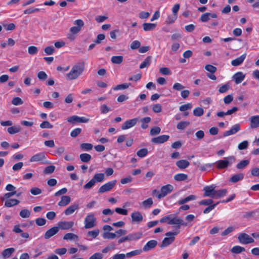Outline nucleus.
Wrapping results in <instances>:
<instances>
[{"instance_id":"f257e3e1","label":"nucleus","mask_w":259,"mask_h":259,"mask_svg":"<svg viewBox=\"0 0 259 259\" xmlns=\"http://www.w3.org/2000/svg\"><path fill=\"white\" fill-rule=\"evenodd\" d=\"M84 62H79L75 64L70 71L66 74V76L69 80L76 79L84 71Z\"/></svg>"},{"instance_id":"f03ea898","label":"nucleus","mask_w":259,"mask_h":259,"mask_svg":"<svg viewBox=\"0 0 259 259\" xmlns=\"http://www.w3.org/2000/svg\"><path fill=\"white\" fill-rule=\"evenodd\" d=\"M140 120L141 122H142V124L141 125V127L145 129L146 128V117H144L142 119H140L139 117L133 118L128 120L126 121L121 126V128L123 130L128 129L133 126H134L137 122Z\"/></svg>"},{"instance_id":"7ed1b4c3","label":"nucleus","mask_w":259,"mask_h":259,"mask_svg":"<svg viewBox=\"0 0 259 259\" xmlns=\"http://www.w3.org/2000/svg\"><path fill=\"white\" fill-rule=\"evenodd\" d=\"M235 157L230 156L225 158L223 160H218L216 162L217 167L219 169L226 168L235 162Z\"/></svg>"},{"instance_id":"20e7f679","label":"nucleus","mask_w":259,"mask_h":259,"mask_svg":"<svg viewBox=\"0 0 259 259\" xmlns=\"http://www.w3.org/2000/svg\"><path fill=\"white\" fill-rule=\"evenodd\" d=\"M179 233V232H168L165 234L166 237H165L162 241L160 247H165L171 243H172L175 240V236L177 235Z\"/></svg>"},{"instance_id":"39448f33","label":"nucleus","mask_w":259,"mask_h":259,"mask_svg":"<svg viewBox=\"0 0 259 259\" xmlns=\"http://www.w3.org/2000/svg\"><path fill=\"white\" fill-rule=\"evenodd\" d=\"M84 228L86 229H91L95 227L96 225V218L94 213L88 214L84 219Z\"/></svg>"},{"instance_id":"423d86ee","label":"nucleus","mask_w":259,"mask_h":259,"mask_svg":"<svg viewBox=\"0 0 259 259\" xmlns=\"http://www.w3.org/2000/svg\"><path fill=\"white\" fill-rule=\"evenodd\" d=\"M238 241L242 244H248L254 242L253 238L251 237L248 234L245 233H241L238 235Z\"/></svg>"},{"instance_id":"0eeeda50","label":"nucleus","mask_w":259,"mask_h":259,"mask_svg":"<svg viewBox=\"0 0 259 259\" xmlns=\"http://www.w3.org/2000/svg\"><path fill=\"white\" fill-rule=\"evenodd\" d=\"M116 180H113L110 182H109L105 184L102 185L99 189L98 193H103L106 192H108L112 190L116 184Z\"/></svg>"},{"instance_id":"6e6552de","label":"nucleus","mask_w":259,"mask_h":259,"mask_svg":"<svg viewBox=\"0 0 259 259\" xmlns=\"http://www.w3.org/2000/svg\"><path fill=\"white\" fill-rule=\"evenodd\" d=\"M174 190V186L170 184L163 186L161 188L160 194L158 195V198L161 199L166 196Z\"/></svg>"},{"instance_id":"1a4fd4ad","label":"nucleus","mask_w":259,"mask_h":259,"mask_svg":"<svg viewBox=\"0 0 259 259\" xmlns=\"http://www.w3.org/2000/svg\"><path fill=\"white\" fill-rule=\"evenodd\" d=\"M67 121L74 124L76 123H86L89 121V118H87L85 117H79L77 115H73L68 118L67 119Z\"/></svg>"},{"instance_id":"9d476101","label":"nucleus","mask_w":259,"mask_h":259,"mask_svg":"<svg viewBox=\"0 0 259 259\" xmlns=\"http://www.w3.org/2000/svg\"><path fill=\"white\" fill-rule=\"evenodd\" d=\"M216 186L214 185L205 186L203 188L204 194L205 197H209L214 198Z\"/></svg>"},{"instance_id":"9b49d317","label":"nucleus","mask_w":259,"mask_h":259,"mask_svg":"<svg viewBox=\"0 0 259 259\" xmlns=\"http://www.w3.org/2000/svg\"><path fill=\"white\" fill-rule=\"evenodd\" d=\"M141 237V234L139 233L130 234L128 235L121 237L118 240V243L120 244L126 241H132L137 240Z\"/></svg>"},{"instance_id":"f8f14e48","label":"nucleus","mask_w":259,"mask_h":259,"mask_svg":"<svg viewBox=\"0 0 259 259\" xmlns=\"http://www.w3.org/2000/svg\"><path fill=\"white\" fill-rule=\"evenodd\" d=\"M167 224L169 225H182L184 226H186L188 224V223L184 222L180 218L177 217H172L171 215ZM179 228H180V226H179Z\"/></svg>"},{"instance_id":"ddd939ff","label":"nucleus","mask_w":259,"mask_h":259,"mask_svg":"<svg viewBox=\"0 0 259 259\" xmlns=\"http://www.w3.org/2000/svg\"><path fill=\"white\" fill-rule=\"evenodd\" d=\"M74 24L75 26L70 28V32H79L81 30V27L83 26L84 22L82 20L78 19L74 21Z\"/></svg>"},{"instance_id":"4468645a","label":"nucleus","mask_w":259,"mask_h":259,"mask_svg":"<svg viewBox=\"0 0 259 259\" xmlns=\"http://www.w3.org/2000/svg\"><path fill=\"white\" fill-rule=\"evenodd\" d=\"M59 232V227L57 226L53 227L48 230L45 234L44 237L46 239L50 238L51 237L57 234Z\"/></svg>"},{"instance_id":"2eb2a0df","label":"nucleus","mask_w":259,"mask_h":259,"mask_svg":"<svg viewBox=\"0 0 259 259\" xmlns=\"http://www.w3.org/2000/svg\"><path fill=\"white\" fill-rule=\"evenodd\" d=\"M169 138L168 135H161L152 139V142L155 144H161L167 141Z\"/></svg>"},{"instance_id":"dca6fc26","label":"nucleus","mask_w":259,"mask_h":259,"mask_svg":"<svg viewBox=\"0 0 259 259\" xmlns=\"http://www.w3.org/2000/svg\"><path fill=\"white\" fill-rule=\"evenodd\" d=\"M245 74L242 72H237L232 76L233 79L236 84L240 83L245 78Z\"/></svg>"},{"instance_id":"f3484780","label":"nucleus","mask_w":259,"mask_h":259,"mask_svg":"<svg viewBox=\"0 0 259 259\" xmlns=\"http://www.w3.org/2000/svg\"><path fill=\"white\" fill-rule=\"evenodd\" d=\"M240 130V125L239 124H236L232 126L230 130L224 132L223 135L224 137H227L234 135L238 132Z\"/></svg>"},{"instance_id":"a211bd4d","label":"nucleus","mask_w":259,"mask_h":259,"mask_svg":"<svg viewBox=\"0 0 259 259\" xmlns=\"http://www.w3.org/2000/svg\"><path fill=\"white\" fill-rule=\"evenodd\" d=\"M74 224V223L72 221L66 222L61 221L58 223V227L59 229L60 228L62 230H67L71 228Z\"/></svg>"},{"instance_id":"6ab92c4d","label":"nucleus","mask_w":259,"mask_h":259,"mask_svg":"<svg viewBox=\"0 0 259 259\" xmlns=\"http://www.w3.org/2000/svg\"><path fill=\"white\" fill-rule=\"evenodd\" d=\"M250 127L251 128H257L259 127V115H254L250 117Z\"/></svg>"},{"instance_id":"aec40b11","label":"nucleus","mask_w":259,"mask_h":259,"mask_svg":"<svg viewBox=\"0 0 259 259\" xmlns=\"http://www.w3.org/2000/svg\"><path fill=\"white\" fill-rule=\"evenodd\" d=\"M46 158L45 154L44 152L37 153L32 156L30 159V162L40 161Z\"/></svg>"},{"instance_id":"412c9836","label":"nucleus","mask_w":259,"mask_h":259,"mask_svg":"<svg viewBox=\"0 0 259 259\" xmlns=\"http://www.w3.org/2000/svg\"><path fill=\"white\" fill-rule=\"evenodd\" d=\"M132 221L136 223H140L143 220V216L141 213L138 211H135L131 214Z\"/></svg>"},{"instance_id":"4be33fe9","label":"nucleus","mask_w":259,"mask_h":259,"mask_svg":"<svg viewBox=\"0 0 259 259\" xmlns=\"http://www.w3.org/2000/svg\"><path fill=\"white\" fill-rule=\"evenodd\" d=\"M245 58H246L245 54L242 55L241 56L238 57L237 58H236L234 60H233L231 61L232 65L234 66H237L241 65L243 63L244 60H245Z\"/></svg>"},{"instance_id":"5701e85b","label":"nucleus","mask_w":259,"mask_h":259,"mask_svg":"<svg viewBox=\"0 0 259 259\" xmlns=\"http://www.w3.org/2000/svg\"><path fill=\"white\" fill-rule=\"evenodd\" d=\"M15 249L13 247L8 248L4 249L2 252V256L5 258H9L15 252Z\"/></svg>"},{"instance_id":"b1692460","label":"nucleus","mask_w":259,"mask_h":259,"mask_svg":"<svg viewBox=\"0 0 259 259\" xmlns=\"http://www.w3.org/2000/svg\"><path fill=\"white\" fill-rule=\"evenodd\" d=\"M176 165L180 169H185L189 166L190 163L186 160H180L176 162Z\"/></svg>"},{"instance_id":"393cba45","label":"nucleus","mask_w":259,"mask_h":259,"mask_svg":"<svg viewBox=\"0 0 259 259\" xmlns=\"http://www.w3.org/2000/svg\"><path fill=\"white\" fill-rule=\"evenodd\" d=\"M71 201V198L69 196H63L58 205L60 206H64L68 204Z\"/></svg>"},{"instance_id":"a878e982","label":"nucleus","mask_w":259,"mask_h":259,"mask_svg":"<svg viewBox=\"0 0 259 259\" xmlns=\"http://www.w3.org/2000/svg\"><path fill=\"white\" fill-rule=\"evenodd\" d=\"M79 207L78 204H75L69 206L64 211L66 215H70L73 213Z\"/></svg>"},{"instance_id":"bb28decb","label":"nucleus","mask_w":259,"mask_h":259,"mask_svg":"<svg viewBox=\"0 0 259 259\" xmlns=\"http://www.w3.org/2000/svg\"><path fill=\"white\" fill-rule=\"evenodd\" d=\"M244 178V175L242 173L237 174L231 177L230 181L233 183H236L239 181L242 180Z\"/></svg>"},{"instance_id":"cd10ccee","label":"nucleus","mask_w":259,"mask_h":259,"mask_svg":"<svg viewBox=\"0 0 259 259\" xmlns=\"http://www.w3.org/2000/svg\"><path fill=\"white\" fill-rule=\"evenodd\" d=\"M20 201L15 199H8L5 201V205L6 207H10L18 204Z\"/></svg>"},{"instance_id":"c85d7f7f","label":"nucleus","mask_w":259,"mask_h":259,"mask_svg":"<svg viewBox=\"0 0 259 259\" xmlns=\"http://www.w3.org/2000/svg\"><path fill=\"white\" fill-rule=\"evenodd\" d=\"M196 199V196L194 195H190L187 197H186L184 199H181L178 201V204L180 205L184 204L188 201H191V200H194Z\"/></svg>"},{"instance_id":"c756f323","label":"nucleus","mask_w":259,"mask_h":259,"mask_svg":"<svg viewBox=\"0 0 259 259\" xmlns=\"http://www.w3.org/2000/svg\"><path fill=\"white\" fill-rule=\"evenodd\" d=\"M21 127L19 125L11 126L8 128V132L10 134H15L21 131Z\"/></svg>"},{"instance_id":"7c9ffc66","label":"nucleus","mask_w":259,"mask_h":259,"mask_svg":"<svg viewBox=\"0 0 259 259\" xmlns=\"http://www.w3.org/2000/svg\"><path fill=\"white\" fill-rule=\"evenodd\" d=\"M227 193V190L226 189L215 190L214 198H219L224 196Z\"/></svg>"},{"instance_id":"2f4dec72","label":"nucleus","mask_w":259,"mask_h":259,"mask_svg":"<svg viewBox=\"0 0 259 259\" xmlns=\"http://www.w3.org/2000/svg\"><path fill=\"white\" fill-rule=\"evenodd\" d=\"M188 179V175L185 174H177L174 176L176 181H184Z\"/></svg>"},{"instance_id":"473e14b6","label":"nucleus","mask_w":259,"mask_h":259,"mask_svg":"<svg viewBox=\"0 0 259 259\" xmlns=\"http://www.w3.org/2000/svg\"><path fill=\"white\" fill-rule=\"evenodd\" d=\"M105 178L104 174L103 173H98L95 175L94 177L92 178L96 182H102Z\"/></svg>"},{"instance_id":"72a5a7b5","label":"nucleus","mask_w":259,"mask_h":259,"mask_svg":"<svg viewBox=\"0 0 259 259\" xmlns=\"http://www.w3.org/2000/svg\"><path fill=\"white\" fill-rule=\"evenodd\" d=\"M79 158L81 161L83 162H88L92 159V156L89 154L82 153L79 155Z\"/></svg>"},{"instance_id":"f704fd0d","label":"nucleus","mask_w":259,"mask_h":259,"mask_svg":"<svg viewBox=\"0 0 259 259\" xmlns=\"http://www.w3.org/2000/svg\"><path fill=\"white\" fill-rule=\"evenodd\" d=\"M245 249L244 247L236 245L233 247L231 249V252L234 253H240L243 251H244Z\"/></svg>"},{"instance_id":"c9c22d12","label":"nucleus","mask_w":259,"mask_h":259,"mask_svg":"<svg viewBox=\"0 0 259 259\" xmlns=\"http://www.w3.org/2000/svg\"><path fill=\"white\" fill-rule=\"evenodd\" d=\"M78 238L76 235L72 233H68L64 236L63 239L67 240H76Z\"/></svg>"},{"instance_id":"e433bc0d","label":"nucleus","mask_w":259,"mask_h":259,"mask_svg":"<svg viewBox=\"0 0 259 259\" xmlns=\"http://www.w3.org/2000/svg\"><path fill=\"white\" fill-rule=\"evenodd\" d=\"M111 61L114 64H119L123 61V57L122 56H113L111 58Z\"/></svg>"},{"instance_id":"4c0bfd02","label":"nucleus","mask_w":259,"mask_h":259,"mask_svg":"<svg viewBox=\"0 0 259 259\" xmlns=\"http://www.w3.org/2000/svg\"><path fill=\"white\" fill-rule=\"evenodd\" d=\"M116 237V235L114 233H111L109 232H105L103 234V237L104 239H113Z\"/></svg>"},{"instance_id":"58836bf2","label":"nucleus","mask_w":259,"mask_h":259,"mask_svg":"<svg viewBox=\"0 0 259 259\" xmlns=\"http://www.w3.org/2000/svg\"><path fill=\"white\" fill-rule=\"evenodd\" d=\"M3 27L6 31H12L15 28V25L14 23L7 24L5 22L2 23Z\"/></svg>"},{"instance_id":"ea45409f","label":"nucleus","mask_w":259,"mask_h":259,"mask_svg":"<svg viewBox=\"0 0 259 259\" xmlns=\"http://www.w3.org/2000/svg\"><path fill=\"white\" fill-rule=\"evenodd\" d=\"M115 244L113 242H112L108 244L105 248L102 249V252L103 253H106L110 250L114 249L115 248Z\"/></svg>"},{"instance_id":"a19ab883","label":"nucleus","mask_w":259,"mask_h":259,"mask_svg":"<svg viewBox=\"0 0 259 259\" xmlns=\"http://www.w3.org/2000/svg\"><path fill=\"white\" fill-rule=\"evenodd\" d=\"M190 123L189 121H181L177 124V127L179 130H184L189 125Z\"/></svg>"},{"instance_id":"79ce46f5","label":"nucleus","mask_w":259,"mask_h":259,"mask_svg":"<svg viewBox=\"0 0 259 259\" xmlns=\"http://www.w3.org/2000/svg\"><path fill=\"white\" fill-rule=\"evenodd\" d=\"M20 215L23 218H28L30 215V212L27 209H23L20 212Z\"/></svg>"},{"instance_id":"37998d69","label":"nucleus","mask_w":259,"mask_h":259,"mask_svg":"<svg viewBox=\"0 0 259 259\" xmlns=\"http://www.w3.org/2000/svg\"><path fill=\"white\" fill-rule=\"evenodd\" d=\"M204 113L203 109L201 107H197L193 110V114L196 116H201Z\"/></svg>"},{"instance_id":"c03bdc74","label":"nucleus","mask_w":259,"mask_h":259,"mask_svg":"<svg viewBox=\"0 0 259 259\" xmlns=\"http://www.w3.org/2000/svg\"><path fill=\"white\" fill-rule=\"evenodd\" d=\"M249 163L248 160H244L237 164L236 167L238 169H243Z\"/></svg>"},{"instance_id":"a18cd8bd","label":"nucleus","mask_w":259,"mask_h":259,"mask_svg":"<svg viewBox=\"0 0 259 259\" xmlns=\"http://www.w3.org/2000/svg\"><path fill=\"white\" fill-rule=\"evenodd\" d=\"M131 84L130 83H125L121 84H118L114 88V90H124L128 88Z\"/></svg>"},{"instance_id":"49530a36","label":"nucleus","mask_w":259,"mask_h":259,"mask_svg":"<svg viewBox=\"0 0 259 259\" xmlns=\"http://www.w3.org/2000/svg\"><path fill=\"white\" fill-rule=\"evenodd\" d=\"M141 252H142V250H140V249L135 250L132 251L130 252L126 253L125 256L126 257H131L132 256L139 255V254H141Z\"/></svg>"},{"instance_id":"de8ad7c7","label":"nucleus","mask_w":259,"mask_h":259,"mask_svg":"<svg viewBox=\"0 0 259 259\" xmlns=\"http://www.w3.org/2000/svg\"><path fill=\"white\" fill-rule=\"evenodd\" d=\"M161 129L158 126H154L152 127L150 132L151 136H154L159 134L160 133Z\"/></svg>"},{"instance_id":"09e8293b","label":"nucleus","mask_w":259,"mask_h":259,"mask_svg":"<svg viewBox=\"0 0 259 259\" xmlns=\"http://www.w3.org/2000/svg\"><path fill=\"white\" fill-rule=\"evenodd\" d=\"M99 232V229L90 231L88 232L87 235L88 236H91L93 238H95L98 236Z\"/></svg>"},{"instance_id":"8fccbe9b","label":"nucleus","mask_w":259,"mask_h":259,"mask_svg":"<svg viewBox=\"0 0 259 259\" xmlns=\"http://www.w3.org/2000/svg\"><path fill=\"white\" fill-rule=\"evenodd\" d=\"M82 130L80 128H76L73 130L70 133V136L72 138H76L78 136L81 132Z\"/></svg>"},{"instance_id":"3c124183","label":"nucleus","mask_w":259,"mask_h":259,"mask_svg":"<svg viewBox=\"0 0 259 259\" xmlns=\"http://www.w3.org/2000/svg\"><path fill=\"white\" fill-rule=\"evenodd\" d=\"M157 242L156 240H150L147 243V250L151 249L156 246Z\"/></svg>"},{"instance_id":"603ef678","label":"nucleus","mask_w":259,"mask_h":259,"mask_svg":"<svg viewBox=\"0 0 259 259\" xmlns=\"http://www.w3.org/2000/svg\"><path fill=\"white\" fill-rule=\"evenodd\" d=\"M230 87V84L228 83H227L220 88L219 92L220 93H225L228 91Z\"/></svg>"},{"instance_id":"864d4df0","label":"nucleus","mask_w":259,"mask_h":259,"mask_svg":"<svg viewBox=\"0 0 259 259\" xmlns=\"http://www.w3.org/2000/svg\"><path fill=\"white\" fill-rule=\"evenodd\" d=\"M93 146L90 143H82L80 145V148L82 149L89 151L92 149Z\"/></svg>"},{"instance_id":"5fc2aeb1","label":"nucleus","mask_w":259,"mask_h":259,"mask_svg":"<svg viewBox=\"0 0 259 259\" xmlns=\"http://www.w3.org/2000/svg\"><path fill=\"white\" fill-rule=\"evenodd\" d=\"M55 169V166L54 165H49L47 166L44 169V173L46 174H50L53 173Z\"/></svg>"},{"instance_id":"6e6d98bb","label":"nucleus","mask_w":259,"mask_h":259,"mask_svg":"<svg viewBox=\"0 0 259 259\" xmlns=\"http://www.w3.org/2000/svg\"><path fill=\"white\" fill-rule=\"evenodd\" d=\"M12 103L14 105H20L23 103L22 100L19 97H15L12 101Z\"/></svg>"},{"instance_id":"4d7b16f0","label":"nucleus","mask_w":259,"mask_h":259,"mask_svg":"<svg viewBox=\"0 0 259 259\" xmlns=\"http://www.w3.org/2000/svg\"><path fill=\"white\" fill-rule=\"evenodd\" d=\"M205 69L208 72L214 73L216 72L217 69V68L210 64H207L205 66Z\"/></svg>"},{"instance_id":"13d9d810","label":"nucleus","mask_w":259,"mask_h":259,"mask_svg":"<svg viewBox=\"0 0 259 259\" xmlns=\"http://www.w3.org/2000/svg\"><path fill=\"white\" fill-rule=\"evenodd\" d=\"M213 200L211 199H204L201 201H200L199 202V204L200 205H212Z\"/></svg>"},{"instance_id":"bf43d9fd","label":"nucleus","mask_w":259,"mask_h":259,"mask_svg":"<svg viewBox=\"0 0 259 259\" xmlns=\"http://www.w3.org/2000/svg\"><path fill=\"white\" fill-rule=\"evenodd\" d=\"M184 88H185V87L179 82L175 83L172 86V89L174 90L177 91H182Z\"/></svg>"},{"instance_id":"052dcab7","label":"nucleus","mask_w":259,"mask_h":259,"mask_svg":"<svg viewBox=\"0 0 259 259\" xmlns=\"http://www.w3.org/2000/svg\"><path fill=\"white\" fill-rule=\"evenodd\" d=\"M248 142L247 141H243V142H241L240 144H239L238 146V148L240 150H244L246 149L248 147Z\"/></svg>"},{"instance_id":"680f3d73","label":"nucleus","mask_w":259,"mask_h":259,"mask_svg":"<svg viewBox=\"0 0 259 259\" xmlns=\"http://www.w3.org/2000/svg\"><path fill=\"white\" fill-rule=\"evenodd\" d=\"M40 127L41 128H52L53 126L48 121H44L40 123Z\"/></svg>"},{"instance_id":"e2e57ef3","label":"nucleus","mask_w":259,"mask_h":259,"mask_svg":"<svg viewBox=\"0 0 259 259\" xmlns=\"http://www.w3.org/2000/svg\"><path fill=\"white\" fill-rule=\"evenodd\" d=\"M95 183L94 180L92 179L88 183L83 186V188L84 189H90L95 185Z\"/></svg>"},{"instance_id":"0e129e2a","label":"nucleus","mask_w":259,"mask_h":259,"mask_svg":"<svg viewBox=\"0 0 259 259\" xmlns=\"http://www.w3.org/2000/svg\"><path fill=\"white\" fill-rule=\"evenodd\" d=\"M192 107V105L191 103H187L186 104H184L180 107V110L181 111H185L186 110H189L191 109Z\"/></svg>"},{"instance_id":"69168bd1","label":"nucleus","mask_w":259,"mask_h":259,"mask_svg":"<svg viewBox=\"0 0 259 259\" xmlns=\"http://www.w3.org/2000/svg\"><path fill=\"white\" fill-rule=\"evenodd\" d=\"M30 192L32 195H37L41 194L42 191L40 189L37 187H34L30 189Z\"/></svg>"},{"instance_id":"338daca9","label":"nucleus","mask_w":259,"mask_h":259,"mask_svg":"<svg viewBox=\"0 0 259 259\" xmlns=\"http://www.w3.org/2000/svg\"><path fill=\"white\" fill-rule=\"evenodd\" d=\"M28 52L30 55H34L38 52V49L35 46H30L28 48Z\"/></svg>"},{"instance_id":"774afa93","label":"nucleus","mask_w":259,"mask_h":259,"mask_svg":"<svg viewBox=\"0 0 259 259\" xmlns=\"http://www.w3.org/2000/svg\"><path fill=\"white\" fill-rule=\"evenodd\" d=\"M103 257V255L102 253L97 252L91 256L89 259H102Z\"/></svg>"}]
</instances>
